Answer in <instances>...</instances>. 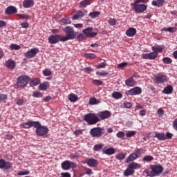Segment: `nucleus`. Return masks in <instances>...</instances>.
I'll list each match as a JSON object with an SVG mask.
<instances>
[{"mask_svg":"<svg viewBox=\"0 0 177 177\" xmlns=\"http://www.w3.org/2000/svg\"><path fill=\"white\" fill-rule=\"evenodd\" d=\"M84 120L87 122L88 125H95L97 122H100L97 113H87L84 117Z\"/></svg>","mask_w":177,"mask_h":177,"instance_id":"4","label":"nucleus"},{"mask_svg":"<svg viewBox=\"0 0 177 177\" xmlns=\"http://www.w3.org/2000/svg\"><path fill=\"white\" fill-rule=\"evenodd\" d=\"M149 168L151 170L145 171L147 176L149 177L158 176V175L162 174V171H164V167H162L161 165H150Z\"/></svg>","mask_w":177,"mask_h":177,"instance_id":"1","label":"nucleus"},{"mask_svg":"<svg viewBox=\"0 0 177 177\" xmlns=\"http://www.w3.org/2000/svg\"><path fill=\"white\" fill-rule=\"evenodd\" d=\"M109 73L106 71H97L96 72V75H100V77H104L105 75H108Z\"/></svg>","mask_w":177,"mask_h":177,"instance_id":"45","label":"nucleus"},{"mask_svg":"<svg viewBox=\"0 0 177 177\" xmlns=\"http://www.w3.org/2000/svg\"><path fill=\"white\" fill-rule=\"evenodd\" d=\"M162 62L165 64H171V63H172V59H171V58H169L168 57H164L162 59Z\"/></svg>","mask_w":177,"mask_h":177,"instance_id":"43","label":"nucleus"},{"mask_svg":"<svg viewBox=\"0 0 177 177\" xmlns=\"http://www.w3.org/2000/svg\"><path fill=\"white\" fill-rule=\"evenodd\" d=\"M25 103H26V102H24V100L19 99L17 101L16 104H17V106H23V104H24Z\"/></svg>","mask_w":177,"mask_h":177,"instance_id":"60","label":"nucleus"},{"mask_svg":"<svg viewBox=\"0 0 177 177\" xmlns=\"http://www.w3.org/2000/svg\"><path fill=\"white\" fill-rule=\"evenodd\" d=\"M84 56L87 59H95L96 57V55L95 53H84Z\"/></svg>","mask_w":177,"mask_h":177,"instance_id":"44","label":"nucleus"},{"mask_svg":"<svg viewBox=\"0 0 177 177\" xmlns=\"http://www.w3.org/2000/svg\"><path fill=\"white\" fill-rule=\"evenodd\" d=\"M92 3L91 0H83L79 4V8H86V6H89Z\"/></svg>","mask_w":177,"mask_h":177,"instance_id":"28","label":"nucleus"},{"mask_svg":"<svg viewBox=\"0 0 177 177\" xmlns=\"http://www.w3.org/2000/svg\"><path fill=\"white\" fill-rule=\"evenodd\" d=\"M154 138H156L158 140H165L166 136L164 133H155Z\"/></svg>","mask_w":177,"mask_h":177,"instance_id":"30","label":"nucleus"},{"mask_svg":"<svg viewBox=\"0 0 177 177\" xmlns=\"http://www.w3.org/2000/svg\"><path fill=\"white\" fill-rule=\"evenodd\" d=\"M165 3V0H153L152 1V6H156V8H161Z\"/></svg>","mask_w":177,"mask_h":177,"instance_id":"23","label":"nucleus"},{"mask_svg":"<svg viewBox=\"0 0 177 177\" xmlns=\"http://www.w3.org/2000/svg\"><path fill=\"white\" fill-rule=\"evenodd\" d=\"M108 23L109 26H115L117 25V19L111 18L108 21Z\"/></svg>","mask_w":177,"mask_h":177,"instance_id":"49","label":"nucleus"},{"mask_svg":"<svg viewBox=\"0 0 177 177\" xmlns=\"http://www.w3.org/2000/svg\"><path fill=\"white\" fill-rule=\"evenodd\" d=\"M106 66H107V64H106L105 62H102V63L98 64L97 65H95V68H104L106 67Z\"/></svg>","mask_w":177,"mask_h":177,"instance_id":"54","label":"nucleus"},{"mask_svg":"<svg viewBox=\"0 0 177 177\" xmlns=\"http://www.w3.org/2000/svg\"><path fill=\"white\" fill-rule=\"evenodd\" d=\"M125 84L127 86H135V80L133 77H129L125 80Z\"/></svg>","mask_w":177,"mask_h":177,"instance_id":"31","label":"nucleus"},{"mask_svg":"<svg viewBox=\"0 0 177 177\" xmlns=\"http://www.w3.org/2000/svg\"><path fill=\"white\" fill-rule=\"evenodd\" d=\"M135 135H136V131H129L126 133L127 138H132V136H135Z\"/></svg>","mask_w":177,"mask_h":177,"instance_id":"48","label":"nucleus"},{"mask_svg":"<svg viewBox=\"0 0 177 177\" xmlns=\"http://www.w3.org/2000/svg\"><path fill=\"white\" fill-rule=\"evenodd\" d=\"M173 128L177 131V119L174 120L173 122Z\"/></svg>","mask_w":177,"mask_h":177,"instance_id":"64","label":"nucleus"},{"mask_svg":"<svg viewBox=\"0 0 177 177\" xmlns=\"http://www.w3.org/2000/svg\"><path fill=\"white\" fill-rule=\"evenodd\" d=\"M104 133H106V130L102 127L92 128L89 132L91 138H102Z\"/></svg>","mask_w":177,"mask_h":177,"instance_id":"6","label":"nucleus"},{"mask_svg":"<svg viewBox=\"0 0 177 177\" xmlns=\"http://www.w3.org/2000/svg\"><path fill=\"white\" fill-rule=\"evenodd\" d=\"M111 96L113 99L118 100V99L122 98V93H121V92L119 91H115L112 93Z\"/></svg>","mask_w":177,"mask_h":177,"instance_id":"32","label":"nucleus"},{"mask_svg":"<svg viewBox=\"0 0 177 177\" xmlns=\"http://www.w3.org/2000/svg\"><path fill=\"white\" fill-rule=\"evenodd\" d=\"M142 165L140 163L135 162H131L128 165L127 168L124 171V176H131L135 174V170L140 169Z\"/></svg>","mask_w":177,"mask_h":177,"instance_id":"3","label":"nucleus"},{"mask_svg":"<svg viewBox=\"0 0 177 177\" xmlns=\"http://www.w3.org/2000/svg\"><path fill=\"white\" fill-rule=\"evenodd\" d=\"M103 147H104V145L103 144L95 145L93 147V150L94 151H99L100 150H102Z\"/></svg>","mask_w":177,"mask_h":177,"instance_id":"42","label":"nucleus"},{"mask_svg":"<svg viewBox=\"0 0 177 177\" xmlns=\"http://www.w3.org/2000/svg\"><path fill=\"white\" fill-rule=\"evenodd\" d=\"M73 133L75 136H80V135H82V130H75L73 131Z\"/></svg>","mask_w":177,"mask_h":177,"instance_id":"62","label":"nucleus"},{"mask_svg":"<svg viewBox=\"0 0 177 177\" xmlns=\"http://www.w3.org/2000/svg\"><path fill=\"white\" fill-rule=\"evenodd\" d=\"M30 174V171L26 170V171H19L17 174L19 176H23L24 175H29Z\"/></svg>","mask_w":177,"mask_h":177,"instance_id":"51","label":"nucleus"},{"mask_svg":"<svg viewBox=\"0 0 177 177\" xmlns=\"http://www.w3.org/2000/svg\"><path fill=\"white\" fill-rule=\"evenodd\" d=\"M157 56H158V53L153 51L151 53L142 54V57L146 60H154V59H157Z\"/></svg>","mask_w":177,"mask_h":177,"instance_id":"16","label":"nucleus"},{"mask_svg":"<svg viewBox=\"0 0 177 177\" xmlns=\"http://www.w3.org/2000/svg\"><path fill=\"white\" fill-rule=\"evenodd\" d=\"M168 81V77L163 73H158L154 78L156 84H164Z\"/></svg>","mask_w":177,"mask_h":177,"instance_id":"9","label":"nucleus"},{"mask_svg":"<svg viewBox=\"0 0 177 177\" xmlns=\"http://www.w3.org/2000/svg\"><path fill=\"white\" fill-rule=\"evenodd\" d=\"M23 6L25 9H30L34 6V0H24Z\"/></svg>","mask_w":177,"mask_h":177,"instance_id":"22","label":"nucleus"},{"mask_svg":"<svg viewBox=\"0 0 177 177\" xmlns=\"http://www.w3.org/2000/svg\"><path fill=\"white\" fill-rule=\"evenodd\" d=\"M43 74L45 77H49L50 75H52V71L49 69H45L43 71Z\"/></svg>","mask_w":177,"mask_h":177,"instance_id":"50","label":"nucleus"},{"mask_svg":"<svg viewBox=\"0 0 177 177\" xmlns=\"http://www.w3.org/2000/svg\"><path fill=\"white\" fill-rule=\"evenodd\" d=\"M10 48H11V49L13 50H19V49H20V46H19V45H17V44H11L10 45Z\"/></svg>","mask_w":177,"mask_h":177,"instance_id":"55","label":"nucleus"},{"mask_svg":"<svg viewBox=\"0 0 177 177\" xmlns=\"http://www.w3.org/2000/svg\"><path fill=\"white\" fill-rule=\"evenodd\" d=\"M33 97H42V93L39 91H34L32 93Z\"/></svg>","mask_w":177,"mask_h":177,"instance_id":"53","label":"nucleus"},{"mask_svg":"<svg viewBox=\"0 0 177 177\" xmlns=\"http://www.w3.org/2000/svg\"><path fill=\"white\" fill-rule=\"evenodd\" d=\"M30 82V77L27 75H21L17 77V88H23Z\"/></svg>","mask_w":177,"mask_h":177,"instance_id":"7","label":"nucleus"},{"mask_svg":"<svg viewBox=\"0 0 177 177\" xmlns=\"http://www.w3.org/2000/svg\"><path fill=\"white\" fill-rule=\"evenodd\" d=\"M97 115L100 121H102V120H106L107 118H110L111 117V112L107 110L104 111H100L98 113H97Z\"/></svg>","mask_w":177,"mask_h":177,"instance_id":"14","label":"nucleus"},{"mask_svg":"<svg viewBox=\"0 0 177 177\" xmlns=\"http://www.w3.org/2000/svg\"><path fill=\"white\" fill-rule=\"evenodd\" d=\"M123 105L126 109H131L132 107V103L131 102H124Z\"/></svg>","mask_w":177,"mask_h":177,"instance_id":"63","label":"nucleus"},{"mask_svg":"<svg viewBox=\"0 0 177 177\" xmlns=\"http://www.w3.org/2000/svg\"><path fill=\"white\" fill-rule=\"evenodd\" d=\"M6 66L10 70H15V67H16V63L13 60H8L6 62Z\"/></svg>","mask_w":177,"mask_h":177,"instance_id":"27","label":"nucleus"},{"mask_svg":"<svg viewBox=\"0 0 177 177\" xmlns=\"http://www.w3.org/2000/svg\"><path fill=\"white\" fill-rule=\"evenodd\" d=\"M88 16L91 17V19H96L98 16H100V12L99 11H95L90 12L88 14Z\"/></svg>","mask_w":177,"mask_h":177,"instance_id":"40","label":"nucleus"},{"mask_svg":"<svg viewBox=\"0 0 177 177\" xmlns=\"http://www.w3.org/2000/svg\"><path fill=\"white\" fill-rule=\"evenodd\" d=\"M104 154H106L107 156H112L115 153V149L114 148H108L103 151Z\"/></svg>","mask_w":177,"mask_h":177,"instance_id":"34","label":"nucleus"},{"mask_svg":"<svg viewBox=\"0 0 177 177\" xmlns=\"http://www.w3.org/2000/svg\"><path fill=\"white\" fill-rule=\"evenodd\" d=\"M59 41L64 42L63 37L60 35H51L48 37V42L51 45H55V44H57Z\"/></svg>","mask_w":177,"mask_h":177,"instance_id":"10","label":"nucleus"},{"mask_svg":"<svg viewBox=\"0 0 177 177\" xmlns=\"http://www.w3.org/2000/svg\"><path fill=\"white\" fill-rule=\"evenodd\" d=\"M41 81L39 79L35 78L30 81V86H37V85H39Z\"/></svg>","mask_w":177,"mask_h":177,"instance_id":"38","label":"nucleus"},{"mask_svg":"<svg viewBox=\"0 0 177 177\" xmlns=\"http://www.w3.org/2000/svg\"><path fill=\"white\" fill-rule=\"evenodd\" d=\"M93 31V28H87L82 30L83 34L86 37V38H93L97 35V32H92Z\"/></svg>","mask_w":177,"mask_h":177,"instance_id":"12","label":"nucleus"},{"mask_svg":"<svg viewBox=\"0 0 177 177\" xmlns=\"http://www.w3.org/2000/svg\"><path fill=\"white\" fill-rule=\"evenodd\" d=\"M37 121H28L26 122L21 123L20 127L24 128V129H30V128H35Z\"/></svg>","mask_w":177,"mask_h":177,"instance_id":"18","label":"nucleus"},{"mask_svg":"<svg viewBox=\"0 0 177 177\" xmlns=\"http://www.w3.org/2000/svg\"><path fill=\"white\" fill-rule=\"evenodd\" d=\"M86 163L90 168H95L97 167L99 162H97V160L96 159L88 158L86 160Z\"/></svg>","mask_w":177,"mask_h":177,"instance_id":"19","label":"nucleus"},{"mask_svg":"<svg viewBox=\"0 0 177 177\" xmlns=\"http://www.w3.org/2000/svg\"><path fill=\"white\" fill-rule=\"evenodd\" d=\"M8 99V96L5 94H0V102H5Z\"/></svg>","mask_w":177,"mask_h":177,"instance_id":"61","label":"nucleus"},{"mask_svg":"<svg viewBox=\"0 0 177 177\" xmlns=\"http://www.w3.org/2000/svg\"><path fill=\"white\" fill-rule=\"evenodd\" d=\"M132 6L133 10H135L136 13H143L147 10V5L146 4H140L138 3H132L131 4Z\"/></svg>","mask_w":177,"mask_h":177,"instance_id":"8","label":"nucleus"},{"mask_svg":"<svg viewBox=\"0 0 177 177\" xmlns=\"http://www.w3.org/2000/svg\"><path fill=\"white\" fill-rule=\"evenodd\" d=\"M68 99L70 102H77L78 100V96L74 93H71L68 95Z\"/></svg>","mask_w":177,"mask_h":177,"instance_id":"37","label":"nucleus"},{"mask_svg":"<svg viewBox=\"0 0 177 177\" xmlns=\"http://www.w3.org/2000/svg\"><path fill=\"white\" fill-rule=\"evenodd\" d=\"M59 23L61 26H66L67 24H71V20L70 18H62L59 20Z\"/></svg>","mask_w":177,"mask_h":177,"instance_id":"33","label":"nucleus"},{"mask_svg":"<svg viewBox=\"0 0 177 177\" xmlns=\"http://www.w3.org/2000/svg\"><path fill=\"white\" fill-rule=\"evenodd\" d=\"M76 38L78 39V41H83V39L86 38V36L84 33H80L77 36H76Z\"/></svg>","mask_w":177,"mask_h":177,"instance_id":"46","label":"nucleus"},{"mask_svg":"<svg viewBox=\"0 0 177 177\" xmlns=\"http://www.w3.org/2000/svg\"><path fill=\"white\" fill-rule=\"evenodd\" d=\"M39 53V49L33 48L25 53L24 56L26 59H32L37 56V53Z\"/></svg>","mask_w":177,"mask_h":177,"instance_id":"11","label":"nucleus"},{"mask_svg":"<svg viewBox=\"0 0 177 177\" xmlns=\"http://www.w3.org/2000/svg\"><path fill=\"white\" fill-rule=\"evenodd\" d=\"M117 138H119L120 139L124 138L125 136V133L124 131H119L116 133Z\"/></svg>","mask_w":177,"mask_h":177,"instance_id":"58","label":"nucleus"},{"mask_svg":"<svg viewBox=\"0 0 177 177\" xmlns=\"http://www.w3.org/2000/svg\"><path fill=\"white\" fill-rule=\"evenodd\" d=\"M62 169L64 171H68L70 168H75V163L70 160H65L61 164Z\"/></svg>","mask_w":177,"mask_h":177,"instance_id":"15","label":"nucleus"},{"mask_svg":"<svg viewBox=\"0 0 177 177\" xmlns=\"http://www.w3.org/2000/svg\"><path fill=\"white\" fill-rule=\"evenodd\" d=\"M153 160H154V158L150 155L145 156L142 158V161L144 162H151V161H153Z\"/></svg>","mask_w":177,"mask_h":177,"instance_id":"39","label":"nucleus"},{"mask_svg":"<svg viewBox=\"0 0 177 177\" xmlns=\"http://www.w3.org/2000/svg\"><path fill=\"white\" fill-rule=\"evenodd\" d=\"M99 103H100V100H99L95 97L90 98L89 101H88V104L91 106H94V104H99Z\"/></svg>","mask_w":177,"mask_h":177,"instance_id":"36","label":"nucleus"},{"mask_svg":"<svg viewBox=\"0 0 177 177\" xmlns=\"http://www.w3.org/2000/svg\"><path fill=\"white\" fill-rule=\"evenodd\" d=\"M136 154H138V156H142V154H145L146 153V151L143 149H137L135 151Z\"/></svg>","mask_w":177,"mask_h":177,"instance_id":"47","label":"nucleus"},{"mask_svg":"<svg viewBox=\"0 0 177 177\" xmlns=\"http://www.w3.org/2000/svg\"><path fill=\"white\" fill-rule=\"evenodd\" d=\"M18 16H19L21 19H24V20H28V19H30V16L26 14H19Z\"/></svg>","mask_w":177,"mask_h":177,"instance_id":"57","label":"nucleus"},{"mask_svg":"<svg viewBox=\"0 0 177 177\" xmlns=\"http://www.w3.org/2000/svg\"><path fill=\"white\" fill-rule=\"evenodd\" d=\"M83 71H84V73L89 74V73H92V71H93V69L92 68V67L89 66L84 68Z\"/></svg>","mask_w":177,"mask_h":177,"instance_id":"56","label":"nucleus"},{"mask_svg":"<svg viewBox=\"0 0 177 177\" xmlns=\"http://www.w3.org/2000/svg\"><path fill=\"white\" fill-rule=\"evenodd\" d=\"M125 157H127V154L121 152L116 155L115 158L116 160H119L120 161H121L122 160H124Z\"/></svg>","mask_w":177,"mask_h":177,"instance_id":"41","label":"nucleus"},{"mask_svg":"<svg viewBox=\"0 0 177 177\" xmlns=\"http://www.w3.org/2000/svg\"><path fill=\"white\" fill-rule=\"evenodd\" d=\"M139 157V155H138L136 153H131L127 158L125 159V162H131V161H135V160H138V158Z\"/></svg>","mask_w":177,"mask_h":177,"instance_id":"21","label":"nucleus"},{"mask_svg":"<svg viewBox=\"0 0 177 177\" xmlns=\"http://www.w3.org/2000/svg\"><path fill=\"white\" fill-rule=\"evenodd\" d=\"M157 114L160 117H162V115H164V109H162V108H160L159 109H158Z\"/></svg>","mask_w":177,"mask_h":177,"instance_id":"59","label":"nucleus"},{"mask_svg":"<svg viewBox=\"0 0 177 177\" xmlns=\"http://www.w3.org/2000/svg\"><path fill=\"white\" fill-rule=\"evenodd\" d=\"M125 93L130 96H136V95H140L142 93V88L136 86L129 91H127Z\"/></svg>","mask_w":177,"mask_h":177,"instance_id":"13","label":"nucleus"},{"mask_svg":"<svg viewBox=\"0 0 177 177\" xmlns=\"http://www.w3.org/2000/svg\"><path fill=\"white\" fill-rule=\"evenodd\" d=\"M84 17V12L78 10L73 17V20H78L79 19H82Z\"/></svg>","mask_w":177,"mask_h":177,"instance_id":"29","label":"nucleus"},{"mask_svg":"<svg viewBox=\"0 0 177 177\" xmlns=\"http://www.w3.org/2000/svg\"><path fill=\"white\" fill-rule=\"evenodd\" d=\"M35 133L37 136H45L48 132H49V129L46 126H42L39 121L36 122V124L35 126Z\"/></svg>","mask_w":177,"mask_h":177,"instance_id":"5","label":"nucleus"},{"mask_svg":"<svg viewBox=\"0 0 177 177\" xmlns=\"http://www.w3.org/2000/svg\"><path fill=\"white\" fill-rule=\"evenodd\" d=\"M93 84H94V85H97V86H100V85H103V82L100 80H93Z\"/></svg>","mask_w":177,"mask_h":177,"instance_id":"52","label":"nucleus"},{"mask_svg":"<svg viewBox=\"0 0 177 177\" xmlns=\"http://www.w3.org/2000/svg\"><path fill=\"white\" fill-rule=\"evenodd\" d=\"M136 34V29L135 28H129L126 31V35L127 37H135Z\"/></svg>","mask_w":177,"mask_h":177,"instance_id":"26","label":"nucleus"},{"mask_svg":"<svg viewBox=\"0 0 177 177\" xmlns=\"http://www.w3.org/2000/svg\"><path fill=\"white\" fill-rule=\"evenodd\" d=\"M64 31L66 32V36L62 37V41H64V42L71 39H75V38H77V33L74 31V28L71 26H66L64 29Z\"/></svg>","mask_w":177,"mask_h":177,"instance_id":"2","label":"nucleus"},{"mask_svg":"<svg viewBox=\"0 0 177 177\" xmlns=\"http://www.w3.org/2000/svg\"><path fill=\"white\" fill-rule=\"evenodd\" d=\"M39 91H46L49 88V82H44L39 85Z\"/></svg>","mask_w":177,"mask_h":177,"instance_id":"35","label":"nucleus"},{"mask_svg":"<svg viewBox=\"0 0 177 177\" xmlns=\"http://www.w3.org/2000/svg\"><path fill=\"white\" fill-rule=\"evenodd\" d=\"M13 165L10 162H7L4 159H0V169H10Z\"/></svg>","mask_w":177,"mask_h":177,"instance_id":"17","label":"nucleus"},{"mask_svg":"<svg viewBox=\"0 0 177 177\" xmlns=\"http://www.w3.org/2000/svg\"><path fill=\"white\" fill-rule=\"evenodd\" d=\"M172 92H174V87L171 85H167L162 91V93L165 95H171Z\"/></svg>","mask_w":177,"mask_h":177,"instance_id":"24","label":"nucleus"},{"mask_svg":"<svg viewBox=\"0 0 177 177\" xmlns=\"http://www.w3.org/2000/svg\"><path fill=\"white\" fill-rule=\"evenodd\" d=\"M5 13L6 15H15V13H17V8L15 6H10L6 8Z\"/></svg>","mask_w":177,"mask_h":177,"instance_id":"20","label":"nucleus"},{"mask_svg":"<svg viewBox=\"0 0 177 177\" xmlns=\"http://www.w3.org/2000/svg\"><path fill=\"white\" fill-rule=\"evenodd\" d=\"M151 50H153V52H155V53H157V52L158 53H161V52L164 50V46H153L151 47Z\"/></svg>","mask_w":177,"mask_h":177,"instance_id":"25","label":"nucleus"}]
</instances>
